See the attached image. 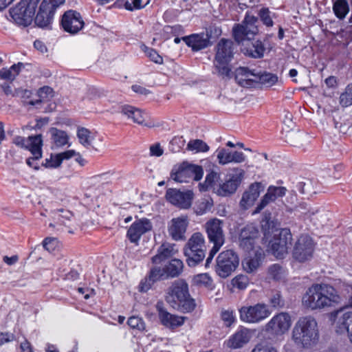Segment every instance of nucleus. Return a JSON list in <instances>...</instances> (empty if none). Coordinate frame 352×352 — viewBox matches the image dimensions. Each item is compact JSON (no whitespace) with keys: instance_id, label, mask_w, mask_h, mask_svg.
Here are the masks:
<instances>
[{"instance_id":"nucleus-1","label":"nucleus","mask_w":352,"mask_h":352,"mask_svg":"<svg viewBox=\"0 0 352 352\" xmlns=\"http://www.w3.org/2000/svg\"><path fill=\"white\" fill-rule=\"evenodd\" d=\"M258 19L256 16L247 14L241 23L235 25L232 29L235 41L243 46L242 48L243 53L254 58L263 57L265 51L262 41L254 40L258 32L256 25Z\"/></svg>"},{"instance_id":"nucleus-2","label":"nucleus","mask_w":352,"mask_h":352,"mask_svg":"<svg viewBox=\"0 0 352 352\" xmlns=\"http://www.w3.org/2000/svg\"><path fill=\"white\" fill-rule=\"evenodd\" d=\"M342 298L336 289L327 284H314L302 298V305L311 310L322 309L339 305Z\"/></svg>"},{"instance_id":"nucleus-3","label":"nucleus","mask_w":352,"mask_h":352,"mask_svg":"<svg viewBox=\"0 0 352 352\" xmlns=\"http://www.w3.org/2000/svg\"><path fill=\"white\" fill-rule=\"evenodd\" d=\"M292 338L298 347L309 349L316 344L319 331L315 318L311 316L300 318L292 329Z\"/></svg>"},{"instance_id":"nucleus-4","label":"nucleus","mask_w":352,"mask_h":352,"mask_svg":"<svg viewBox=\"0 0 352 352\" xmlns=\"http://www.w3.org/2000/svg\"><path fill=\"white\" fill-rule=\"evenodd\" d=\"M166 301L174 309L183 312H190L196 304L189 294L188 285L182 279L175 280L167 290Z\"/></svg>"},{"instance_id":"nucleus-5","label":"nucleus","mask_w":352,"mask_h":352,"mask_svg":"<svg viewBox=\"0 0 352 352\" xmlns=\"http://www.w3.org/2000/svg\"><path fill=\"white\" fill-rule=\"evenodd\" d=\"M234 44L230 39L221 38L216 46L214 65L216 72L222 77H231L229 63L234 54Z\"/></svg>"},{"instance_id":"nucleus-6","label":"nucleus","mask_w":352,"mask_h":352,"mask_svg":"<svg viewBox=\"0 0 352 352\" xmlns=\"http://www.w3.org/2000/svg\"><path fill=\"white\" fill-rule=\"evenodd\" d=\"M206 250L204 235L201 232L194 233L184 248L188 265L190 267H195L203 261L206 256Z\"/></svg>"},{"instance_id":"nucleus-7","label":"nucleus","mask_w":352,"mask_h":352,"mask_svg":"<svg viewBox=\"0 0 352 352\" xmlns=\"http://www.w3.org/2000/svg\"><path fill=\"white\" fill-rule=\"evenodd\" d=\"M292 241V236L289 229L276 231L269 242V251L277 258H283L287 254Z\"/></svg>"},{"instance_id":"nucleus-8","label":"nucleus","mask_w":352,"mask_h":352,"mask_svg":"<svg viewBox=\"0 0 352 352\" xmlns=\"http://www.w3.org/2000/svg\"><path fill=\"white\" fill-rule=\"evenodd\" d=\"M239 259L237 254L232 250L221 252L216 259L215 272L221 278H227L238 267Z\"/></svg>"},{"instance_id":"nucleus-9","label":"nucleus","mask_w":352,"mask_h":352,"mask_svg":"<svg viewBox=\"0 0 352 352\" xmlns=\"http://www.w3.org/2000/svg\"><path fill=\"white\" fill-rule=\"evenodd\" d=\"M223 227V221L217 218L208 220L204 225L208 239L213 243L214 251H219L225 242Z\"/></svg>"},{"instance_id":"nucleus-10","label":"nucleus","mask_w":352,"mask_h":352,"mask_svg":"<svg viewBox=\"0 0 352 352\" xmlns=\"http://www.w3.org/2000/svg\"><path fill=\"white\" fill-rule=\"evenodd\" d=\"M204 170L201 166L184 163L177 169L172 170L170 177L174 181L183 183L188 182L190 178L199 181L202 178Z\"/></svg>"},{"instance_id":"nucleus-11","label":"nucleus","mask_w":352,"mask_h":352,"mask_svg":"<svg viewBox=\"0 0 352 352\" xmlns=\"http://www.w3.org/2000/svg\"><path fill=\"white\" fill-rule=\"evenodd\" d=\"M314 249L315 244L312 239L307 234H302L295 243L293 257L299 262H305L312 258Z\"/></svg>"},{"instance_id":"nucleus-12","label":"nucleus","mask_w":352,"mask_h":352,"mask_svg":"<svg viewBox=\"0 0 352 352\" xmlns=\"http://www.w3.org/2000/svg\"><path fill=\"white\" fill-rule=\"evenodd\" d=\"M240 318L249 323H257L267 318L271 314L265 304L258 303L254 306L242 307L239 309Z\"/></svg>"},{"instance_id":"nucleus-13","label":"nucleus","mask_w":352,"mask_h":352,"mask_svg":"<svg viewBox=\"0 0 352 352\" xmlns=\"http://www.w3.org/2000/svg\"><path fill=\"white\" fill-rule=\"evenodd\" d=\"M13 143L18 146L28 149L34 156V160L41 158L43 140L41 134L29 136L27 139L21 136H16L13 139Z\"/></svg>"},{"instance_id":"nucleus-14","label":"nucleus","mask_w":352,"mask_h":352,"mask_svg":"<svg viewBox=\"0 0 352 352\" xmlns=\"http://www.w3.org/2000/svg\"><path fill=\"white\" fill-rule=\"evenodd\" d=\"M245 172L241 168H234L227 175V179L222 184H219L217 192L219 195L226 196L234 193L241 184Z\"/></svg>"},{"instance_id":"nucleus-15","label":"nucleus","mask_w":352,"mask_h":352,"mask_svg":"<svg viewBox=\"0 0 352 352\" xmlns=\"http://www.w3.org/2000/svg\"><path fill=\"white\" fill-rule=\"evenodd\" d=\"M291 326V317L287 313L275 315L265 325V331L274 335L284 334Z\"/></svg>"},{"instance_id":"nucleus-16","label":"nucleus","mask_w":352,"mask_h":352,"mask_svg":"<svg viewBox=\"0 0 352 352\" xmlns=\"http://www.w3.org/2000/svg\"><path fill=\"white\" fill-rule=\"evenodd\" d=\"M10 13L16 23L28 26L32 23L35 12L30 9L25 1H21L15 7L10 9Z\"/></svg>"},{"instance_id":"nucleus-17","label":"nucleus","mask_w":352,"mask_h":352,"mask_svg":"<svg viewBox=\"0 0 352 352\" xmlns=\"http://www.w3.org/2000/svg\"><path fill=\"white\" fill-rule=\"evenodd\" d=\"M61 25L65 32L75 34L83 28L85 23L79 12L69 10L63 15Z\"/></svg>"},{"instance_id":"nucleus-18","label":"nucleus","mask_w":352,"mask_h":352,"mask_svg":"<svg viewBox=\"0 0 352 352\" xmlns=\"http://www.w3.org/2000/svg\"><path fill=\"white\" fill-rule=\"evenodd\" d=\"M335 316L334 325L336 333H346L352 343V311L338 310L336 312Z\"/></svg>"},{"instance_id":"nucleus-19","label":"nucleus","mask_w":352,"mask_h":352,"mask_svg":"<svg viewBox=\"0 0 352 352\" xmlns=\"http://www.w3.org/2000/svg\"><path fill=\"white\" fill-rule=\"evenodd\" d=\"M192 195L193 194L190 190L182 192L175 188H168L166 192V198L168 202L183 209L190 207Z\"/></svg>"},{"instance_id":"nucleus-20","label":"nucleus","mask_w":352,"mask_h":352,"mask_svg":"<svg viewBox=\"0 0 352 352\" xmlns=\"http://www.w3.org/2000/svg\"><path fill=\"white\" fill-rule=\"evenodd\" d=\"M211 31H206V33L192 34L189 36H182V41L194 52H197L211 45L210 38Z\"/></svg>"},{"instance_id":"nucleus-21","label":"nucleus","mask_w":352,"mask_h":352,"mask_svg":"<svg viewBox=\"0 0 352 352\" xmlns=\"http://www.w3.org/2000/svg\"><path fill=\"white\" fill-rule=\"evenodd\" d=\"M188 226V219L186 216L173 218L168 226V232L175 241H183L186 239L185 233Z\"/></svg>"},{"instance_id":"nucleus-22","label":"nucleus","mask_w":352,"mask_h":352,"mask_svg":"<svg viewBox=\"0 0 352 352\" xmlns=\"http://www.w3.org/2000/svg\"><path fill=\"white\" fill-rule=\"evenodd\" d=\"M258 235V230L255 226L247 225L241 230L239 235L240 247L247 252L253 250Z\"/></svg>"},{"instance_id":"nucleus-23","label":"nucleus","mask_w":352,"mask_h":352,"mask_svg":"<svg viewBox=\"0 0 352 352\" xmlns=\"http://www.w3.org/2000/svg\"><path fill=\"white\" fill-rule=\"evenodd\" d=\"M152 229V223L147 219L135 221L127 231V237L131 243H137L141 236Z\"/></svg>"},{"instance_id":"nucleus-24","label":"nucleus","mask_w":352,"mask_h":352,"mask_svg":"<svg viewBox=\"0 0 352 352\" xmlns=\"http://www.w3.org/2000/svg\"><path fill=\"white\" fill-rule=\"evenodd\" d=\"M256 72L248 67H241L235 70V80L241 87H250L256 85Z\"/></svg>"},{"instance_id":"nucleus-25","label":"nucleus","mask_w":352,"mask_h":352,"mask_svg":"<svg viewBox=\"0 0 352 352\" xmlns=\"http://www.w3.org/2000/svg\"><path fill=\"white\" fill-rule=\"evenodd\" d=\"M263 186L260 182L252 184L248 189L245 190L240 201V206L242 208L246 210L252 206L254 201L258 197L261 191L263 190Z\"/></svg>"},{"instance_id":"nucleus-26","label":"nucleus","mask_w":352,"mask_h":352,"mask_svg":"<svg viewBox=\"0 0 352 352\" xmlns=\"http://www.w3.org/2000/svg\"><path fill=\"white\" fill-rule=\"evenodd\" d=\"M287 189L282 186H270L267 188L266 194L263 196L259 204L257 206L255 212H259L270 203L274 201L276 199L283 197Z\"/></svg>"},{"instance_id":"nucleus-27","label":"nucleus","mask_w":352,"mask_h":352,"mask_svg":"<svg viewBox=\"0 0 352 352\" xmlns=\"http://www.w3.org/2000/svg\"><path fill=\"white\" fill-rule=\"evenodd\" d=\"M250 338V331L248 329L242 328L227 340L226 345L230 349H239L248 343Z\"/></svg>"},{"instance_id":"nucleus-28","label":"nucleus","mask_w":352,"mask_h":352,"mask_svg":"<svg viewBox=\"0 0 352 352\" xmlns=\"http://www.w3.org/2000/svg\"><path fill=\"white\" fill-rule=\"evenodd\" d=\"M159 318L162 324L170 329H175L184 324V318L181 316L170 314L162 308L159 304L157 305Z\"/></svg>"},{"instance_id":"nucleus-29","label":"nucleus","mask_w":352,"mask_h":352,"mask_svg":"<svg viewBox=\"0 0 352 352\" xmlns=\"http://www.w3.org/2000/svg\"><path fill=\"white\" fill-rule=\"evenodd\" d=\"M217 159L219 164L224 165L231 162L241 163L245 161V157L242 152H231L223 148L217 151Z\"/></svg>"},{"instance_id":"nucleus-30","label":"nucleus","mask_w":352,"mask_h":352,"mask_svg":"<svg viewBox=\"0 0 352 352\" xmlns=\"http://www.w3.org/2000/svg\"><path fill=\"white\" fill-rule=\"evenodd\" d=\"M54 12L41 4L39 10L35 17L36 25L41 28L51 29V24L54 19Z\"/></svg>"},{"instance_id":"nucleus-31","label":"nucleus","mask_w":352,"mask_h":352,"mask_svg":"<svg viewBox=\"0 0 352 352\" xmlns=\"http://www.w3.org/2000/svg\"><path fill=\"white\" fill-rule=\"evenodd\" d=\"M175 252V245L168 243H163L159 248L157 254L152 257L153 263L157 264L172 257Z\"/></svg>"},{"instance_id":"nucleus-32","label":"nucleus","mask_w":352,"mask_h":352,"mask_svg":"<svg viewBox=\"0 0 352 352\" xmlns=\"http://www.w3.org/2000/svg\"><path fill=\"white\" fill-rule=\"evenodd\" d=\"M263 258L261 251H256L254 256H248L242 261L244 270L248 273H252L256 271L260 266Z\"/></svg>"},{"instance_id":"nucleus-33","label":"nucleus","mask_w":352,"mask_h":352,"mask_svg":"<svg viewBox=\"0 0 352 352\" xmlns=\"http://www.w3.org/2000/svg\"><path fill=\"white\" fill-rule=\"evenodd\" d=\"M122 113L139 124H144L146 116L141 110L129 105L122 107Z\"/></svg>"},{"instance_id":"nucleus-34","label":"nucleus","mask_w":352,"mask_h":352,"mask_svg":"<svg viewBox=\"0 0 352 352\" xmlns=\"http://www.w3.org/2000/svg\"><path fill=\"white\" fill-rule=\"evenodd\" d=\"M49 133L53 145L56 147H62L68 143L69 137L65 131L52 127L49 130Z\"/></svg>"},{"instance_id":"nucleus-35","label":"nucleus","mask_w":352,"mask_h":352,"mask_svg":"<svg viewBox=\"0 0 352 352\" xmlns=\"http://www.w3.org/2000/svg\"><path fill=\"white\" fill-rule=\"evenodd\" d=\"M23 67V64L22 63H18L17 64H14L9 69L2 68L0 69V78L2 80L12 82L19 75Z\"/></svg>"},{"instance_id":"nucleus-36","label":"nucleus","mask_w":352,"mask_h":352,"mask_svg":"<svg viewBox=\"0 0 352 352\" xmlns=\"http://www.w3.org/2000/svg\"><path fill=\"white\" fill-rule=\"evenodd\" d=\"M183 263L179 259H172L168 265L164 267L166 277L178 276L183 270Z\"/></svg>"},{"instance_id":"nucleus-37","label":"nucleus","mask_w":352,"mask_h":352,"mask_svg":"<svg viewBox=\"0 0 352 352\" xmlns=\"http://www.w3.org/2000/svg\"><path fill=\"white\" fill-rule=\"evenodd\" d=\"M38 96L39 99L30 100L29 102L30 105L36 106L41 103L47 102L54 97V91L50 87L44 86L38 89Z\"/></svg>"},{"instance_id":"nucleus-38","label":"nucleus","mask_w":352,"mask_h":352,"mask_svg":"<svg viewBox=\"0 0 352 352\" xmlns=\"http://www.w3.org/2000/svg\"><path fill=\"white\" fill-rule=\"evenodd\" d=\"M278 80L276 75L268 72H256V85L261 84L266 87L274 85Z\"/></svg>"},{"instance_id":"nucleus-39","label":"nucleus","mask_w":352,"mask_h":352,"mask_svg":"<svg viewBox=\"0 0 352 352\" xmlns=\"http://www.w3.org/2000/svg\"><path fill=\"white\" fill-rule=\"evenodd\" d=\"M333 10L336 16L343 19L349 12V6L346 0H335L333 5Z\"/></svg>"},{"instance_id":"nucleus-40","label":"nucleus","mask_w":352,"mask_h":352,"mask_svg":"<svg viewBox=\"0 0 352 352\" xmlns=\"http://www.w3.org/2000/svg\"><path fill=\"white\" fill-rule=\"evenodd\" d=\"M220 179V175L214 171L208 173L204 182V184H199L201 190H207L209 188H215V185Z\"/></svg>"},{"instance_id":"nucleus-41","label":"nucleus","mask_w":352,"mask_h":352,"mask_svg":"<svg viewBox=\"0 0 352 352\" xmlns=\"http://www.w3.org/2000/svg\"><path fill=\"white\" fill-rule=\"evenodd\" d=\"M77 136L79 142L85 147L89 148L91 146L93 137L91 135V132L85 128H80L77 131Z\"/></svg>"},{"instance_id":"nucleus-42","label":"nucleus","mask_w":352,"mask_h":352,"mask_svg":"<svg viewBox=\"0 0 352 352\" xmlns=\"http://www.w3.org/2000/svg\"><path fill=\"white\" fill-rule=\"evenodd\" d=\"M212 205L211 199L207 198L201 199L196 204L195 206V211L197 214L201 215L210 210Z\"/></svg>"},{"instance_id":"nucleus-43","label":"nucleus","mask_w":352,"mask_h":352,"mask_svg":"<svg viewBox=\"0 0 352 352\" xmlns=\"http://www.w3.org/2000/svg\"><path fill=\"white\" fill-rule=\"evenodd\" d=\"M187 149L191 151L206 152L209 150V146L201 140H190L187 144Z\"/></svg>"},{"instance_id":"nucleus-44","label":"nucleus","mask_w":352,"mask_h":352,"mask_svg":"<svg viewBox=\"0 0 352 352\" xmlns=\"http://www.w3.org/2000/svg\"><path fill=\"white\" fill-rule=\"evenodd\" d=\"M340 104L343 107L352 105V83L348 85L340 96Z\"/></svg>"},{"instance_id":"nucleus-45","label":"nucleus","mask_w":352,"mask_h":352,"mask_svg":"<svg viewBox=\"0 0 352 352\" xmlns=\"http://www.w3.org/2000/svg\"><path fill=\"white\" fill-rule=\"evenodd\" d=\"M342 301L340 303L344 307H352V284L344 285Z\"/></svg>"},{"instance_id":"nucleus-46","label":"nucleus","mask_w":352,"mask_h":352,"mask_svg":"<svg viewBox=\"0 0 352 352\" xmlns=\"http://www.w3.org/2000/svg\"><path fill=\"white\" fill-rule=\"evenodd\" d=\"M149 3V0H126L124 8L130 11L142 9Z\"/></svg>"},{"instance_id":"nucleus-47","label":"nucleus","mask_w":352,"mask_h":352,"mask_svg":"<svg viewBox=\"0 0 352 352\" xmlns=\"http://www.w3.org/2000/svg\"><path fill=\"white\" fill-rule=\"evenodd\" d=\"M148 278L153 282H156L160 279L166 278V274L164 268L161 269L158 267H153L148 274Z\"/></svg>"},{"instance_id":"nucleus-48","label":"nucleus","mask_w":352,"mask_h":352,"mask_svg":"<svg viewBox=\"0 0 352 352\" xmlns=\"http://www.w3.org/2000/svg\"><path fill=\"white\" fill-rule=\"evenodd\" d=\"M334 126L337 129L340 133L345 134L347 133L349 129L350 128L351 123L349 121H346L341 117H339L338 119L333 118Z\"/></svg>"},{"instance_id":"nucleus-49","label":"nucleus","mask_w":352,"mask_h":352,"mask_svg":"<svg viewBox=\"0 0 352 352\" xmlns=\"http://www.w3.org/2000/svg\"><path fill=\"white\" fill-rule=\"evenodd\" d=\"M284 270L278 264H274L268 269L269 277L274 280H280L283 275Z\"/></svg>"},{"instance_id":"nucleus-50","label":"nucleus","mask_w":352,"mask_h":352,"mask_svg":"<svg viewBox=\"0 0 352 352\" xmlns=\"http://www.w3.org/2000/svg\"><path fill=\"white\" fill-rule=\"evenodd\" d=\"M195 284L199 285H204L209 287L212 284V280L208 274H200L195 276L193 278Z\"/></svg>"},{"instance_id":"nucleus-51","label":"nucleus","mask_w":352,"mask_h":352,"mask_svg":"<svg viewBox=\"0 0 352 352\" xmlns=\"http://www.w3.org/2000/svg\"><path fill=\"white\" fill-rule=\"evenodd\" d=\"M232 285L239 289H244L247 287L249 280L246 276L239 275L232 280Z\"/></svg>"},{"instance_id":"nucleus-52","label":"nucleus","mask_w":352,"mask_h":352,"mask_svg":"<svg viewBox=\"0 0 352 352\" xmlns=\"http://www.w3.org/2000/svg\"><path fill=\"white\" fill-rule=\"evenodd\" d=\"M258 15L261 21L267 27H272L274 24L270 16V12L268 8H263L260 10Z\"/></svg>"},{"instance_id":"nucleus-53","label":"nucleus","mask_w":352,"mask_h":352,"mask_svg":"<svg viewBox=\"0 0 352 352\" xmlns=\"http://www.w3.org/2000/svg\"><path fill=\"white\" fill-rule=\"evenodd\" d=\"M127 323L132 329H135L139 331L144 329V322L141 318L137 316H131L128 319Z\"/></svg>"},{"instance_id":"nucleus-54","label":"nucleus","mask_w":352,"mask_h":352,"mask_svg":"<svg viewBox=\"0 0 352 352\" xmlns=\"http://www.w3.org/2000/svg\"><path fill=\"white\" fill-rule=\"evenodd\" d=\"M164 30L166 33L170 34L174 36H179L184 34V29L181 25H166Z\"/></svg>"},{"instance_id":"nucleus-55","label":"nucleus","mask_w":352,"mask_h":352,"mask_svg":"<svg viewBox=\"0 0 352 352\" xmlns=\"http://www.w3.org/2000/svg\"><path fill=\"white\" fill-rule=\"evenodd\" d=\"M295 210L300 212L307 217H311V215L318 212L317 210L308 208L307 205L305 203L300 204L298 206H296Z\"/></svg>"},{"instance_id":"nucleus-56","label":"nucleus","mask_w":352,"mask_h":352,"mask_svg":"<svg viewBox=\"0 0 352 352\" xmlns=\"http://www.w3.org/2000/svg\"><path fill=\"white\" fill-rule=\"evenodd\" d=\"M145 53L152 61L157 64H162L163 63L162 57L160 55H159L158 53L155 50L148 48L146 47H145Z\"/></svg>"},{"instance_id":"nucleus-57","label":"nucleus","mask_w":352,"mask_h":352,"mask_svg":"<svg viewBox=\"0 0 352 352\" xmlns=\"http://www.w3.org/2000/svg\"><path fill=\"white\" fill-rule=\"evenodd\" d=\"M271 305L274 308L283 307L284 302L282 300L281 295L278 292L273 293L270 300Z\"/></svg>"},{"instance_id":"nucleus-58","label":"nucleus","mask_w":352,"mask_h":352,"mask_svg":"<svg viewBox=\"0 0 352 352\" xmlns=\"http://www.w3.org/2000/svg\"><path fill=\"white\" fill-rule=\"evenodd\" d=\"M221 319L226 327H230L234 322L233 311L231 310H223L221 311Z\"/></svg>"},{"instance_id":"nucleus-59","label":"nucleus","mask_w":352,"mask_h":352,"mask_svg":"<svg viewBox=\"0 0 352 352\" xmlns=\"http://www.w3.org/2000/svg\"><path fill=\"white\" fill-rule=\"evenodd\" d=\"M65 0H43L41 4L55 12L56 9Z\"/></svg>"},{"instance_id":"nucleus-60","label":"nucleus","mask_w":352,"mask_h":352,"mask_svg":"<svg viewBox=\"0 0 352 352\" xmlns=\"http://www.w3.org/2000/svg\"><path fill=\"white\" fill-rule=\"evenodd\" d=\"M61 155H60V154H56V155L54 156H51V159L50 160H46V164L45 166L47 167H50V168H57L58 167L63 160H62V158L60 157Z\"/></svg>"},{"instance_id":"nucleus-61","label":"nucleus","mask_w":352,"mask_h":352,"mask_svg":"<svg viewBox=\"0 0 352 352\" xmlns=\"http://www.w3.org/2000/svg\"><path fill=\"white\" fill-rule=\"evenodd\" d=\"M251 352H278V351L272 346L258 344L253 348Z\"/></svg>"},{"instance_id":"nucleus-62","label":"nucleus","mask_w":352,"mask_h":352,"mask_svg":"<svg viewBox=\"0 0 352 352\" xmlns=\"http://www.w3.org/2000/svg\"><path fill=\"white\" fill-rule=\"evenodd\" d=\"M154 283L148 278L146 277L142 280L139 285V290L141 292H146L153 285Z\"/></svg>"},{"instance_id":"nucleus-63","label":"nucleus","mask_w":352,"mask_h":352,"mask_svg":"<svg viewBox=\"0 0 352 352\" xmlns=\"http://www.w3.org/2000/svg\"><path fill=\"white\" fill-rule=\"evenodd\" d=\"M311 185V183L309 181H307V182H298L296 184V189L298 190L299 192L302 194H305L308 192V188Z\"/></svg>"},{"instance_id":"nucleus-64","label":"nucleus","mask_w":352,"mask_h":352,"mask_svg":"<svg viewBox=\"0 0 352 352\" xmlns=\"http://www.w3.org/2000/svg\"><path fill=\"white\" fill-rule=\"evenodd\" d=\"M150 152L151 155L160 157L163 154V150L159 144H155L150 147Z\"/></svg>"}]
</instances>
